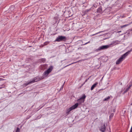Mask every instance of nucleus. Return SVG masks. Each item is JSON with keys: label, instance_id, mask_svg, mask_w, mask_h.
<instances>
[{"label": "nucleus", "instance_id": "nucleus-1", "mask_svg": "<svg viewBox=\"0 0 132 132\" xmlns=\"http://www.w3.org/2000/svg\"><path fill=\"white\" fill-rule=\"evenodd\" d=\"M131 50L128 51L126 53L124 54L121 56L117 60L116 62V64H119L121 63L125 59L126 56L130 53Z\"/></svg>", "mask_w": 132, "mask_h": 132}, {"label": "nucleus", "instance_id": "nucleus-2", "mask_svg": "<svg viewBox=\"0 0 132 132\" xmlns=\"http://www.w3.org/2000/svg\"><path fill=\"white\" fill-rule=\"evenodd\" d=\"M43 78V77H36L34 78L33 79H31L29 82H27L25 84L26 86H27L29 84L32 83H34L35 82L38 81Z\"/></svg>", "mask_w": 132, "mask_h": 132}, {"label": "nucleus", "instance_id": "nucleus-3", "mask_svg": "<svg viewBox=\"0 0 132 132\" xmlns=\"http://www.w3.org/2000/svg\"><path fill=\"white\" fill-rule=\"evenodd\" d=\"M78 104H79L78 103H76L75 105L70 108L69 109H67L66 112V113L67 114H69L70 112L71 111L77 108L78 106Z\"/></svg>", "mask_w": 132, "mask_h": 132}, {"label": "nucleus", "instance_id": "nucleus-4", "mask_svg": "<svg viewBox=\"0 0 132 132\" xmlns=\"http://www.w3.org/2000/svg\"><path fill=\"white\" fill-rule=\"evenodd\" d=\"M67 38L64 36H59L55 40V42H60L61 41H64L66 40Z\"/></svg>", "mask_w": 132, "mask_h": 132}, {"label": "nucleus", "instance_id": "nucleus-5", "mask_svg": "<svg viewBox=\"0 0 132 132\" xmlns=\"http://www.w3.org/2000/svg\"><path fill=\"white\" fill-rule=\"evenodd\" d=\"M53 69V67L51 66L46 71H45L43 73V75L45 76H47L52 71Z\"/></svg>", "mask_w": 132, "mask_h": 132}, {"label": "nucleus", "instance_id": "nucleus-6", "mask_svg": "<svg viewBox=\"0 0 132 132\" xmlns=\"http://www.w3.org/2000/svg\"><path fill=\"white\" fill-rule=\"evenodd\" d=\"M86 97L85 95V94H83L81 97L77 100V101L79 104H80L84 102L85 101L84 100Z\"/></svg>", "mask_w": 132, "mask_h": 132}, {"label": "nucleus", "instance_id": "nucleus-7", "mask_svg": "<svg viewBox=\"0 0 132 132\" xmlns=\"http://www.w3.org/2000/svg\"><path fill=\"white\" fill-rule=\"evenodd\" d=\"M110 47V45H103L99 47L97 49V50L98 51L106 49Z\"/></svg>", "mask_w": 132, "mask_h": 132}, {"label": "nucleus", "instance_id": "nucleus-8", "mask_svg": "<svg viewBox=\"0 0 132 132\" xmlns=\"http://www.w3.org/2000/svg\"><path fill=\"white\" fill-rule=\"evenodd\" d=\"M106 130V127L105 126V124H103L101 126V128L100 129V130L102 132H105Z\"/></svg>", "mask_w": 132, "mask_h": 132}, {"label": "nucleus", "instance_id": "nucleus-9", "mask_svg": "<svg viewBox=\"0 0 132 132\" xmlns=\"http://www.w3.org/2000/svg\"><path fill=\"white\" fill-rule=\"evenodd\" d=\"M98 84L97 82H96L93 85L91 86V90H93L94 88Z\"/></svg>", "mask_w": 132, "mask_h": 132}, {"label": "nucleus", "instance_id": "nucleus-10", "mask_svg": "<svg viewBox=\"0 0 132 132\" xmlns=\"http://www.w3.org/2000/svg\"><path fill=\"white\" fill-rule=\"evenodd\" d=\"M39 60L40 62H42L43 63H44V62H45V61L46 59H45L44 58H42L40 59Z\"/></svg>", "mask_w": 132, "mask_h": 132}, {"label": "nucleus", "instance_id": "nucleus-11", "mask_svg": "<svg viewBox=\"0 0 132 132\" xmlns=\"http://www.w3.org/2000/svg\"><path fill=\"white\" fill-rule=\"evenodd\" d=\"M0 83H1L2 84H1L0 85V86H2L0 87V89L3 88H4L5 87V85L1 82H0Z\"/></svg>", "mask_w": 132, "mask_h": 132}, {"label": "nucleus", "instance_id": "nucleus-12", "mask_svg": "<svg viewBox=\"0 0 132 132\" xmlns=\"http://www.w3.org/2000/svg\"><path fill=\"white\" fill-rule=\"evenodd\" d=\"M98 13H101L102 12L101 8L100 7L98 8L97 10Z\"/></svg>", "mask_w": 132, "mask_h": 132}, {"label": "nucleus", "instance_id": "nucleus-13", "mask_svg": "<svg viewBox=\"0 0 132 132\" xmlns=\"http://www.w3.org/2000/svg\"><path fill=\"white\" fill-rule=\"evenodd\" d=\"M110 97L109 96H108V97H106L105 98L104 100L103 101H108L110 99Z\"/></svg>", "mask_w": 132, "mask_h": 132}, {"label": "nucleus", "instance_id": "nucleus-14", "mask_svg": "<svg viewBox=\"0 0 132 132\" xmlns=\"http://www.w3.org/2000/svg\"><path fill=\"white\" fill-rule=\"evenodd\" d=\"M129 25H130V24H125V25H123L121 26L120 27L121 28H123V27H127V26H129Z\"/></svg>", "mask_w": 132, "mask_h": 132}, {"label": "nucleus", "instance_id": "nucleus-15", "mask_svg": "<svg viewBox=\"0 0 132 132\" xmlns=\"http://www.w3.org/2000/svg\"><path fill=\"white\" fill-rule=\"evenodd\" d=\"M49 43V42H45L44 43V45L45 46L47 45Z\"/></svg>", "mask_w": 132, "mask_h": 132}, {"label": "nucleus", "instance_id": "nucleus-16", "mask_svg": "<svg viewBox=\"0 0 132 132\" xmlns=\"http://www.w3.org/2000/svg\"><path fill=\"white\" fill-rule=\"evenodd\" d=\"M85 2V0H80V2L81 3L84 4Z\"/></svg>", "mask_w": 132, "mask_h": 132}, {"label": "nucleus", "instance_id": "nucleus-17", "mask_svg": "<svg viewBox=\"0 0 132 132\" xmlns=\"http://www.w3.org/2000/svg\"><path fill=\"white\" fill-rule=\"evenodd\" d=\"M20 129L19 128L17 127L16 128L15 132H20Z\"/></svg>", "mask_w": 132, "mask_h": 132}, {"label": "nucleus", "instance_id": "nucleus-18", "mask_svg": "<svg viewBox=\"0 0 132 132\" xmlns=\"http://www.w3.org/2000/svg\"><path fill=\"white\" fill-rule=\"evenodd\" d=\"M90 43V41H89V42H85V43L82 42L83 43V45H85L87 44V43Z\"/></svg>", "mask_w": 132, "mask_h": 132}, {"label": "nucleus", "instance_id": "nucleus-19", "mask_svg": "<svg viewBox=\"0 0 132 132\" xmlns=\"http://www.w3.org/2000/svg\"><path fill=\"white\" fill-rule=\"evenodd\" d=\"M114 114L113 113H112L111 114V115L110 116V117H112L113 116Z\"/></svg>", "mask_w": 132, "mask_h": 132}, {"label": "nucleus", "instance_id": "nucleus-20", "mask_svg": "<svg viewBox=\"0 0 132 132\" xmlns=\"http://www.w3.org/2000/svg\"><path fill=\"white\" fill-rule=\"evenodd\" d=\"M5 79H3L0 78V81H3Z\"/></svg>", "mask_w": 132, "mask_h": 132}, {"label": "nucleus", "instance_id": "nucleus-21", "mask_svg": "<svg viewBox=\"0 0 132 132\" xmlns=\"http://www.w3.org/2000/svg\"><path fill=\"white\" fill-rule=\"evenodd\" d=\"M73 63H71V64H69V65H67V66H65V67H64V68H65V67H67V66H69V65H71V64H73Z\"/></svg>", "mask_w": 132, "mask_h": 132}, {"label": "nucleus", "instance_id": "nucleus-22", "mask_svg": "<svg viewBox=\"0 0 132 132\" xmlns=\"http://www.w3.org/2000/svg\"><path fill=\"white\" fill-rule=\"evenodd\" d=\"M41 118V117H37V119H39L40 118Z\"/></svg>", "mask_w": 132, "mask_h": 132}, {"label": "nucleus", "instance_id": "nucleus-23", "mask_svg": "<svg viewBox=\"0 0 132 132\" xmlns=\"http://www.w3.org/2000/svg\"><path fill=\"white\" fill-rule=\"evenodd\" d=\"M131 23H132V21L129 24H130V25Z\"/></svg>", "mask_w": 132, "mask_h": 132}, {"label": "nucleus", "instance_id": "nucleus-24", "mask_svg": "<svg viewBox=\"0 0 132 132\" xmlns=\"http://www.w3.org/2000/svg\"><path fill=\"white\" fill-rule=\"evenodd\" d=\"M116 111V110L114 109L113 110V111L115 112Z\"/></svg>", "mask_w": 132, "mask_h": 132}, {"label": "nucleus", "instance_id": "nucleus-25", "mask_svg": "<svg viewBox=\"0 0 132 132\" xmlns=\"http://www.w3.org/2000/svg\"><path fill=\"white\" fill-rule=\"evenodd\" d=\"M121 32V31H119L118 32L119 33V32Z\"/></svg>", "mask_w": 132, "mask_h": 132}, {"label": "nucleus", "instance_id": "nucleus-26", "mask_svg": "<svg viewBox=\"0 0 132 132\" xmlns=\"http://www.w3.org/2000/svg\"><path fill=\"white\" fill-rule=\"evenodd\" d=\"M31 47V46H29V47Z\"/></svg>", "mask_w": 132, "mask_h": 132}]
</instances>
